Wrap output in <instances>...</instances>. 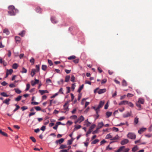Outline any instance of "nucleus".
<instances>
[{"instance_id":"nucleus-57","label":"nucleus","mask_w":152,"mask_h":152,"mask_svg":"<svg viewBox=\"0 0 152 152\" xmlns=\"http://www.w3.org/2000/svg\"><path fill=\"white\" fill-rule=\"evenodd\" d=\"M46 127L45 126H42L41 128L40 129L41 130H42V131H44L45 130V129Z\"/></svg>"},{"instance_id":"nucleus-47","label":"nucleus","mask_w":152,"mask_h":152,"mask_svg":"<svg viewBox=\"0 0 152 152\" xmlns=\"http://www.w3.org/2000/svg\"><path fill=\"white\" fill-rule=\"evenodd\" d=\"M134 122L136 124H137L138 122V118L137 117H136L134 118Z\"/></svg>"},{"instance_id":"nucleus-28","label":"nucleus","mask_w":152,"mask_h":152,"mask_svg":"<svg viewBox=\"0 0 152 152\" xmlns=\"http://www.w3.org/2000/svg\"><path fill=\"white\" fill-rule=\"evenodd\" d=\"M16 93H17L18 94H20L21 92V91L18 88H15L14 89Z\"/></svg>"},{"instance_id":"nucleus-31","label":"nucleus","mask_w":152,"mask_h":152,"mask_svg":"<svg viewBox=\"0 0 152 152\" xmlns=\"http://www.w3.org/2000/svg\"><path fill=\"white\" fill-rule=\"evenodd\" d=\"M3 32L6 34L7 35L9 34V32L8 29L7 28H5L3 30Z\"/></svg>"},{"instance_id":"nucleus-15","label":"nucleus","mask_w":152,"mask_h":152,"mask_svg":"<svg viewBox=\"0 0 152 152\" xmlns=\"http://www.w3.org/2000/svg\"><path fill=\"white\" fill-rule=\"evenodd\" d=\"M137 102L141 104H143L144 103L145 100L142 98H140L139 99Z\"/></svg>"},{"instance_id":"nucleus-39","label":"nucleus","mask_w":152,"mask_h":152,"mask_svg":"<svg viewBox=\"0 0 152 152\" xmlns=\"http://www.w3.org/2000/svg\"><path fill=\"white\" fill-rule=\"evenodd\" d=\"M18 66V65L17 64H15V63L13 65L12 68L14 69H16L17 68Z\"/></svg>"},{"instance_id":"nucleus-21","label":"nucleus","mask_w":152,"mask_h":152,"mask_svg":"<svg viewBox=\"0 0 152 152\" xmlns=\"http://www.w3.org/2000/svg\"><path fill=\"white\" fill-rule=\"evenodd\" d=\"M26 32L25 31H22L19 34V35L21 37H23L25 34Z\"/></svg>"},{"instance_id":"nucleus-2","label":"nucleus","mask_w":152,"mask_h":152,"mask_svg":"<svg viewBox=\"0 0 152 152\" xmlns=\"http://www.w3.org/2000/svg\"><path fill=\"white\" fill-rule=\"evenodd\" d=\"M127 137L132 139H135L136 138V135L134 133L130 132L128 134Z\"/></svg>"},{"instance_id":"nucleus-56","label":"nucleus","mask_w":152,"mask_h":152,"mask_svg":"<svg viewBox=\"0 0 152 152\" xmlns=\"http://www.w3.org/2000/svg\"><path fill=\"white\" fill-rule=\"evenodd\" d=\"M99 129H98L97 128L96 130H94V131L93 132L92 134H95V133H97L98 132V131Z\"/></svg>"},{"instance_id":"nucleus-13","label":"nucleus","mask_w":152,"mask_h":152,"mask_svg":"<svg viewBox=\"0 0 152 152\" xmlns=\"http://www.w3.org/2000/svg\"><path fill=\"white\" fill-rule=\"evenodd\" d=\"M15 40L16 43H19L21 40V38L20 37L16 36L15 37Z\"/></svg>"},{"instance_id":"nucleus-32","label":"nucleus","mask_w":152,"mask_h":152,"mask_svg":"<svg viewBox=\"0 0 152 152\" xmlns=\"http://www.w3.org/2000/svg\"><path fill=\"white\" fill-rule=\"evenodd\" d=\"M70 77L69 76H66L65 77V82H68L69 81Z\"/></svg>"},{"instance_id":"nucleus-1","label":"nucleus","mask_w":152,"mask_h":152,"mask_svg":"<svg viewBox=\"0 0 152 152\" xmlns=\"http://www.w3.org/2000/svg\"><path fill=\"white\" fill-rule=\"evenodd\" d=\"M8 8L9 9L8 13L11 16L15 15L16 14V12H18V10L15 9L14 6L13 5L9 6Z\"/></svg>"},{"instance_id":"nucleus-35","label":"nucleus","mask_w":152,"mask_h":152,"mask_svg":"<svg viewBox=\"0 0 152 152\" xmlns=\"http://www.w3.org/2000/svg\"><path fill=\"white\" fill-rule=\"evenodd\" d=\"M76 58V56H72L68 57V59L69 60H72L75 59Z\"/></svg>"},{"instance_id":"nucleus-52","label":"nucleus","mask_w":152,"mask_h":152,"mask_svg":"<svg viewBox=\"0 0 152 152\" xmlns=\"http://www.w3.org/2000/svg\"><path fill=\"white\" fill-rule=\"evenodd\" d=\"M27 109L28 107L26 106H23L21 107V109L22 110V111H24Z\"/></svg>"},{"instance_id":"nucleus-4","label":"nucleus","mask_w":152,"mask_h":152,"mask_svg":"<svg viewBox=\"0 0 152 152\" xmlns=\"http://www.w3.org/2000/svg\"><path fill=\"white\" fill-rule=\"evenodd\" d=\"M129 142V140L127 139H124L121 141V144L122 145H125L128 143Z\"/></svg>"},{"instance_id":"nucleus-43","label":"nucleus","mask_w":152,"mask_h":152,"mask_svg":"<svg viewBox=\"0 0 152 152\" xmlns=\"http://www.w3.org/2000/svg\"><path fill=\"white\" fill-rule=\"evenodd\" d=\"M48 62L50 66H51L53 65L52 61L49 59L48 60Z\"/></svg>"},{"instance_id":"nucleus-5","label":"nucleus","mask_w":152,"mask_h":152,"mask_svg":"<svg viewBox=\"0 0 152 152\" xmlns=\"http://www.w3.org/2000/svg\"><path fill=\"white\" fill-rule=\"evenodd\" d=\"M104 104V101H100L97 107L98 109H100L102 108Z\"/></svg>"},{"instance_id":"nucleus-44","label":"nucleus","mask_w":152,"mask_h":152,"mask_svg":"<svg viewBox=\"0 0 152 152\" xmlns=\"http://www.w3.org/2000/svg\"><path fill=\"white\" fill-rule=\"evenodd\" d=\"M27 72V70L26 69H25L24 67H23L22 68V70L21 71V72L22 73H26Z\"/></svg>"},{"instance_id":"nucleus-42","label":"nucleus","mask_w":152,"mask_h":152,"mask_svg":"<svg viewBox=\"0 0 152 152\" xmlns=\"http://www.w3.org/2000/svg\"><path fill=\"white\" fill-rule=\"evenodd\" d=\"M30 85L29 84H28L26 85V89L25 91H28L30 88Z\"/></svg>"},{"instance_id":"nucleus-45","label":"nucleus","mask_w":152,"mask_h":152,"mask_svg":"<svg viewBox=\"0 0 152 152\" xmlns=\"http://www.w3.org/2000/svg\"><path fill=\"white\" fill-rule=\"evenodd\" d=\"M75 77L74 76V75H72V77H71V81L73 82H74L75 81Z\"/></svg>"},{"instance_id":"nucleus-9","label":"nucleus","mask_w":152,"mask_h":152,"mask_svg":"<svg viewBox=\"0 0 152 152\" xmlns=\"http://www.w3.org/2000/svg\"><path fill=\"white\" fill-rule=\"evenodd\" d=\"M106 91V90L105 88L100 89L98 91V93L99 94H101L105 92Z\"/></svg>"},{"instance_id":"nucleus-27","label":"nucleus","mask_w":152,"mask_h":152,"mask_svg":"<svg viewBox=\"0 0 152 152\" xmlns=\"http://www.w3.org/2000/svg\"><path fill=\"white\" fill-rule=\"evenodd\" d=\"M112 113L111 112H107L106 113V114L107 118L110 117L112 114Z\"/></svg>"},{"instance_id":"nucleus-23","label":"nucleus","mask_w":152,"mask_h":152,"mask_svg":"<svg viewBox=\"0 0 152 152\" xmlns=\"http://www.w3.org/2000/svg\"><path fill=\"white\" fill-rule=\"evenodd\" d=\"M125 147L124 146H122L120 148L117 150L116 152H121L122 151L123 149L125 148Z\"/></svg>"},{"instance_id":"nucleus-61","label":"nucleus","mask_w":152,"mask_h":152,"mask_svg":"<svg viewBox=\"0 0 152 152\" xmlns=\"http://www.w3.org/2000/svg\"><path fill=\"white\" fill-rule=\"evenodd\" d=\"M72 141L73 140H69L68 142V144H69V145H70L72 144Z\"/></svg>"},{"instance_id":"nucleus-26","label":"nucleus","mask_w":152,"mask_h":152,"mask_svg":"<svg viewBox=\"0 0 152 152\" xmlns=\"http://www.w3.org/2000/svg\"><path fill=\"white\" fill-rule=\"evenodd\" d=\"M21 96H19L15 99V100L16 101L18 102L21 100Z\"/></svg>"},{"instance_id":"nucleus-6","label":"nucleus","mask_w":152,"mask_h":152,"mask_svg":"<svg viewBox=\"0 0 152 152\" xmlns=\"http://www.w3.org/2000/svg\"><path fill=\"white\" fill-rule=\"evenodd\" d=\"M50 20L53 23H56L57 22V21L56 20L55 17H51L50 18Z\"/></svg>"},{"instance_id":"nucleus-63","label":"nucleus","mask_w":152,"mask_h":152,"mask_svg":"<svg viewBox=\"0 0 152 152\" xmlns=\"http://www.w3.org/2000/svg\"><path fill=\"white\" fill-rule=\"evenodd\" d=\"M107 81V80L106 79H104L102 80V82H101V83L102 84H103V83H105Z\"/></svg>"},{"instance_id":"nucleus-7","label":"nucleus","mask_w":152,"mask_h":152,"mask_svg":"<svg viewBox=\"0 0 152 152\" xmlns=\"http://www.w3.org/2000/svg\"><path fill=\"white\" fill-rule=\"evenodd\" d=\"M68 104V102H66L64 105V109L66 110V111H68L69 110L68 107L67 105Z\"/></svg>"},{"instance_id":"nucleus-54","label":"nucleus","mask_w":152,"mask_h":152,"mask_svg":"<svg viewBox=\"0 0 152 152\" xmlns=\"http://www.w3.org/2000/svg\"><path fill=\"white\" fill-rule=\"evenodd\" d=\"M95 127V124H93L91 125L89 129L92 130L94 129Z\"/></svg>"},{"instance_id":"nucleus-14","label":"nucleus","mask_w":152,"mask_h":152,"mask_svg":"<svg viewBox=\"0 0 152 152\" xmlns=\"http://www.w3.org/2000/svg\"><path fill=\"white\" fill-rule=\"evenodd\" d=\"M36 72V69H31V75L32 77H33L35 75V72Z\"/></svg>"},{"instance_id":"nucleus-46","label":"nucleus","mask_w":152,"mask_h":152,"mask_svg":"<svg viewBox=\"0 0 152 152\" xmlns=\"http://www.w3.org/2000/svg\"><path fill=\"white\" fill-rule=\"evenodd\" d=\"M34 108L37 111H39L41 110V108L39 106L36 107Z\"/></svg>"},{"instance_id":"nucleus-40","label":"nucleus","mask_w":152,"mask_h":152,"mask_svg":"<svg viewBox=\"0 0 152 152\" xmlns=\"http://www.w3.org/2000/svg\"><path fill=\"white\" fill-rule=\"evenodd\" d=\"M30 138L34 142H36V140L33 137H30Z\"/></svg>"},{"instance_id":"nucleus-55","label":"nucleus","mask_w":152,"mask_h":152,"mask_svg":"<svg viewBox=\"0 0 152 152\" xmlns=\"http://www.w3.org/2000/svg\"><path fill=\"white\" fill-rule=\"evenodd\" d=\"M59 93L63 94V89L62 88H61L59 90L58 92Z\"/></svg>"},{"instance_id":"nucleus-29","label":"nucleus","mask_w":152,"mask_h":152,"mask_svg":"<svg viewBox=\"0 0 152 152\" xmlns=\"http://www.w3.org/2000/svg\"><path fill=\"white\" fill-rule=\"evenodd\" d=\"M47 68V66L46 65H42V69L44 71H45Z\"/></svg>"},{"instance_id":"nucleus-58","label":"nucleus","mask_w":152,"mask_h":152,"mask_svg":"<svg viewBox=\"0 0 152 152\" xmlns=\"http://www.w3.org/2000/svg\"><path fill=\"white\" fill-rule=\"evenodd\" d=\"M113 130L115 131V132H118L119 131V129L118 128L115 127H113Z\"/></svg>"},{"instance_id":"nucleus-51","label":"nucleus","mask_w":152,"mask_h":152,"mask_svg":"<svg viewBox=\"0 0 152 152\" xmlns=\"http://www.w3.org/2000/svg\"><path fill=\"white\" fill-rule=\"evenodd\" d=\"M137 149V146H135L133 147L132 149V151L135 152L136 151Z\"/></svg>"},{"instance_id":"nucleus-37","label":"nucleus","mask_w":152,"mask_h":152,"mask_svg":"<svg viewBox=\"0 0 152 152\" xmlns=\"http://www.w3.org/2000/svg\"><path fill=\"white\" fill-rule=\"evenodd\" d=\"M127 103H128V104L129 105V106L133 107L134 106V104L132 103L131 102H129L128 101H127Z\"/></svg>"},{"instance_id":"nucleus-53","label":"nucleus","mask_w":152,"mask_h":152,"mask_svg":"<svg viewBox=\"0 0 152 152\" xmlns=\"http://www.w3.org/2000/svg\"><path fill=\"white\" fill-rule=\"evenodd\" d=\"M1 134L2 135H3L4 136H5V137H8V136L7 134L6 133L4 132H2Z\"/></svg>"},{"instance_id":"nucleus-49","label":"nucleus","mask_w":152,"mask_h":152,"mask_svg":"<svg viewBox=\"0 0 152 152\" xmlns=\"http://www.w3.org/2000/svg\"><path fill=\"white\" fill-rule=\"evenodd\" d=\"M112 137L111 135L110 134H107L106 137V139H110Z\"/></svg>"},{"instance_id":"nucleus-11","label":"nucleus","mask_w":152,"mask_h":152,"mask_svg":"<svg viewBox=\"0 0 152 152\" xmlns=\"http://www.w3.org/2000/svg\"><path fill=\"white\" fill-rule=\"evenodd\" d=\"M146 128H141L138 131V133L139 134H141L143 132L146 130Z\"/></svg>"},{"instance_id":"nucleus-16","label":"nucleus","mask_w":152,"mask_h":152,"mask_svg":"<svg viewBox=\"0 0 152 152\" xmlns=\"http://www.w3.org/2000/svg\"><path fill=\"white\" fill-rule=\"evenodd\" d=\"M10 101V99H7L4 101H3V103H5L7 105L9 104V102Z\"/></svg>"},{"instance_id":"nucleus-50","label":"nucleus","mask_w":152,"mask_h":152,"mask_svg":"<svg viewBox=\"0 0 152 152\" xmlns=\"http://www.w3.org/2000/svg\"><path fill=\"white\" fill-rule=\"evenodd\" d=\"M126 102H127V101H121L119 104V105H120L124 104V103Z\"/></svg>"},{"instance_id":"nucleus-20","label":"nucleus","mask_w":152,"mask_h":152,"mask_svg":"<svg viewBox=\"0 0 152 152\" xmlns=\"http://www.w3.org/2000/svg\"><path fill=\"white\" fill-rule=\"evenodd\" d=\"M39 93L41 94V95H42L45 93H48V92L47 90H39Z\"/></svg>"},{"instance_id":"nucleus-48","label":"nucleus","mask_w":152,"mask_h":152,"mask_svg":"<svg viewBox=\"0 0 152 152\" xmlns=\"http://www.w3.org/2000/svg\"><path fill=\"white\" fill-rule=\"evenodd\" d=\"M36 71H37L38 72H39V65H36Z\"/></svg>"},{"instance_id":"nucleus-12","label":"nucleus","mask_w":152,"mask_h":152,"mask_svg":"<svg viewBox=\"0 0 152 152\" xmlns=\"http://www.w3.org/2000/svg\"><path fill=\"white\" fill-rule=\"evenodd\" d=\"M64 139L61 138L59 140H56V142L57 143H59L60 144H61L64 142Z\"/></svg>"},{"instance_id":"nucleus-60","label":"nucleus","mask_w":152,"mask_h":152,"mask_svg":"<svg viewBox=\"0 0 152 152\" xmlns=\"http://www.w3.org/2000/svg\"><path fill=\"white\" fill-rule=\"evenodd\" d=\"M9 86L10 88H13V87H15V84H14L13 83H11V84H10L9 85Z\"/></svg>"},{"instance_id":"nucleus-10","label":"nucleus","mask_w":152,"mask_h":152,"mask_svg":"<svg viewBox=\"0 0 152 152\" xmlns=\"http://www.w3.org/2000/svg\"><path fill=\"white\" fill-rule=\"evenodd\" d=\"M104 125L102 122H100L98 124L97 128L99 129H100L102 128Z\"/></svg>"},{"instance_id":"nucleus-8","label":"nucleus","mask_w":152,"mask_h":152,"mask_svg":"<svg viewBox=\"0 0 152 152\" xmlns=\"http://www.w3.org/2000/svg\"><path fill=\"white\" fill-rule=\"evenodd\" d=\"M132 114V112H130V113H126L124 114L123 115V117L124 118H127L131 116Z\"/></svg>"},{"instance_id":"nucleus-25","label":"nucleus","mask_w":152,"mask_h":152,"mask_svg":"<svg viewBox=\"0 0 152 152\" xmlns=\"http://www.w3.org/2000/svg\"><path fill=\"white\" fill-rule=\"evenodd\" d=\"M0 95L1 96H3L4 97H7L9 96V95H7L6 93L4 92L1 93H0Z\"/></svg>"},{"instance_id":"nucleus-3","label":"nucleus","mask_w":152,"mask_h":152,"mask_svg":"<svg viewBox=\"0 0 152 152\" xmlns=\"http://www.w3.org/2000/svg\"><path fill=\"white\" fill-rule=\"evenodd\" d=\"M84 120V118L82 115H81L77 120L75 121V123L76 124L77 123H81L82 121H83Z\"/></svg>"},{"instance_id":"nucleus-17","label":"nucleus","mask_w":152,"mask_h":152,"mask_svg":"<svg viewBox=\"0 0 152 152\" xmlns=\"http://www.w3.org/2000/svg\"><path fill=\"white\" fill-rule=\"evenodd\" d=\"M35 11L37 13H40L42 12V9L40 7H38L36 8Z\"/></svg>"},{"instance_id":"nucleus-34","label":"nucleus","mask_w":152,"mask_h":152,"mask_svg":"<svg viewBox=\"0 0 152 152\" xmlns=\"http://www.w3.org/2000/svg\"><path fill=\"white\" fill-rule=\"evenodd\" d=\"M13 72V70L12 69H10L9 70L7 69V72L9 73V75H11Z\"/></svg>"},{"instance_id":"nucleus-24","label":"nucleus","mask_w":152,"mask_h":152,"mask_svg":"<svg viewBox=\"0 0 152 152\" xmlns=\"http://www.w3.org/2000/svg\"><path fill=\"white\" fill-rule=\"evenodd\" d=\"M122 85L123 86H127V82L124 80H123L122 81Z\"/></svg>"},{"instance_id":"nucleus-22","label":"nucleus","mask_w":152,"mask_h":152,"mask_svg":"<svg viewBox=\"0 0 152 152\" xmlns=\"http://www.w3.org/2000/svg\"><path fill=\"white\" fill-rule=\"evenodd\" d=\"M119 136L118 135H116L115 137H114L113 138L111 139L110 140H118L119 139Z\"/></svg>"},{"instance_id":"nucleus-30","label":"nucleus","mask_w":152,"mask_h":152,"mask_svg":"<svg viewBox=\"0 0 152 152\" xmlns=\"http://www.w3.org/2000/svg\"><path fill=\"white\" fill-rule=\"evenodd\" d=\"M83 86H84V85L83 84L82 85H81L80 87V88H79L78 90V92L79 93H80L81 91V90H82V89H83Z\"/></svg>"},{"instance_id":"nucleus-36","label":"nucleus","mask_w":152,"mask_h":152,"mask_svg":"<svg viewBox=\"0 0 152 152\" xmlns=\"http://www.w3.org/2000/svg\"><path fill=\"white\" fill-rule=\"evenodd\" d=\"M99 141V140H98L97 139H95L91 142V144H95L97 142H98Z\"/></svg>"},{"instance_id":"nucleus-41","label":"nucleus","mask_w":152,"mask_h":152,"mask_svg":"<svg viewBox=\"0 0 152 152\" xmlns=\"http://www.w3.org/2000/svg\"><path fill=\"white\" fill-rule=\"evenodd\" d=\"M66 145H61L59 147V149H62L66 148Z\"/></svg>"},{"instance_id":"nucleus-59","label":"nucleus","mask_w":152,"mask_h":152,"mask_svg":"<svg viewBox=\"0 0 152 152\" xmlns=\"http://www.w3.org/2000/svg\"><path fill=\"white\" fill-rule=\"evenodd\" d=\"M73 62L75 64H77L79 62V59H75L73 60Z\"/></svg>"},{"instance_id":"nucleus-38","label":"nucleus","mask_w":152,"mask_h":152,"mask_svg":"<svg viewBox=\"0 0 152 152\" xmlns=\"http://www.w3.org/2000/svg\"><path fill=\"white\" fill-rule=\"evenodd\" d=\"M81 127V126L80 125H79L77 126H75L74 129V131H75V130H77Z\"/></svg>"},{"instance_id":"nucleus-64","label":"nucleus","mask_w":152,"mask_h":152,"mask_svg":"<svg viewBox=\"0 0 152 152\" xmlns=\"http://www.w3.org/2000/svg\"><path fill=\"white\" fill-rule=\"evenodd\" d=\"M108 102H107L105 105L104 106V109L106 110L108 108Z\"/></svg>"},{"instance_id":"nucleus-33","label":"nucleus","mask_w":152,"mask_h":152,"mask_svg":"<svg viewBox=\"0 0 152 152\" xmlns=\"http://www.w3.org/2000/svg\"><path fill=\"white\" fill-rule=\"evenodd\" d=\"M15 106H16V108L13 111L14 112L18 110L20 108V107L18 105L15 104Z\"/></svg>"},{"instance_id":"nucleus-62","label":"nucleus","mask_w":152,"mask_h":152,"mask_svg":"<svg viewBox=\"0 0 152 152\" xmlns=\"http://www.w3.org/2000/svg\"><path fill=\"white\" fill-rule=\"evenodd\" d=\"M71 71V70H67L66 69H65V71L67 74L69 73Z\"/></svg>"},{"instance_id":"nucleus-19","label":"nucleus","mask_w":152,"mask_h":152,"mask_svg":"<svg viewBox=\"0 0 152 152\" xmlns=\"http://www.w3.org/2000/svg\"><path fill=\"white\" fill-rule=\"evenodd\" d=\"M136 106L139 108V109H138L139 110H140L142 109V108L141 107V105L140 104V103H139L138 102H136Z\"/></svg>"},{"instance_id":"nucleus-18","label":"nucleus","mask_w":152,"mask_h":152,"mask_svg":"<svg viewBox=\"0 0 152 152\" xmlns=\"http://www.w3.org/2000/svg\"><path fill=\"white\" fill-rule=\"evenodd\" d=\"M0 63L1 64H3L4 66H5L7 65V63L5 61L3 60L1 58L0 59Z\"/></svg>"}]
</instances>
